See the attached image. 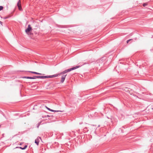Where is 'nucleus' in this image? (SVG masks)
<instances>
[{"instance_id": "nucleus-11", "label": "nucleus", "mask_w": 153, "mask_h": 153, "mask_svg": "<svg viewBox=\"0 0 153 153\" xmlns=\"http://www.w3.org/2000/svg\"><path fill=\"white\" fill-rule=\"evenodd\" d=\"M27 147V145H25L24 146V147H23V148H22V147H19V148L20 149H22L24 150V149H25Z\"/></svg>"}, {"instance_id": "nucleus-18", "label": "nucleus", "mask_w": 153, "mask_h": 153, "mask_svg": "<svg viewBox=\"0 0 153 153\" xmlns=\"http://www.w3.org/2000/svg\"><path fill=\"white\" fill-rule=\"evenodd\" d=\"M22 144V143H19V145H21Z\"/></svg>"}, {"instance_id": "nucleus-13", "label": "nucleus", "mask_w": 153, "mask_h": 153, "mask_svg": "<svg viewBox=\"0 0 153 153\" xmlns=\"http://www.w3.org/2000/svg\"><path fill=\"white\" fill-rule=\"evenodd\" d=\"M3 7L2 6H0V11L3 9Z\"/></svg>"}, {"instance_id": "nucleus-6", "label": "nucleus", "mask_w": 153, "mask_h": 153, "mask_svg": "<svg viewBox=\"0 0 153 153\" xmlns=\"http://www.w3.org/2000/svg\"><path fill=\"white\" fill-rule=\"evenodd\" d=\"M40 139H41V137H38L35 140V143L37 146H38L39 145V143Z\"/></svg>"}, {"instance_id": "nucleus-15", "label": "nucleus", "mask_w": 153, "mask_h": 153, "mask_svg": "<svg viewBox=\"0 0 153 153\" xmlns=\"http://www.w3.org/2000/svg\"><path fill=\"white\" fill-rule=\"evenodd\" d=\"M147 3H144V7H145L147 5Z\"/></svg>"}, {"instance_id": "nucleus-7", "label": "nucleus", "mask_w": 153, "mask_h": 153, "mask_svg": "<svg viewBox=\"0 0 153 153\" xmlns=\"http://www.w3.org/2000/svg\"><path fill=\"white\" fill-rule=\"evenodd\" d=\"M17 6L18 7L19 10H22V8L21 6V1L20 0H19L17 3Z\"/></svg>"}, {"instance_id": "nucleus-16", "label": "nucleus", "mask_w": 153, "mask_h": 153, "mask_svg": "<svg viewBox=\"0 0 153 153\" xmlns=\"http://www.w3.org/2000/svg\"><path fill=\"white\" fill-rule=\"evenodd\" d=\"M40 123H38V126H37L38 128V127H39V126L40 125Z\"/></svg>"}, {"instance_id": "nucleus-4", "label": "nucleus", "mask_w": 153, "mask_h": 153, "mask_svg": "<svg viewBox=\"0 0 153 153\" xmlns=\"http://www.w3.org/2000/svg\"><path fill=\"white\" fill-rule=\"evenodd\" d=\"M33 79H45V76H34L32 77Z\"/></svg>"}, {"instance_id": "nucleus-19", "label": "nucleus", "mask_w": 153, "mask_h": 153, "mask_svg": "<svg viewBox=\"0 0 153 153\" xmlns=\"http://www.w3.org/2000/svg\"><path fill=\"white\" fill-rule=\"evenodd\" d=\"M47 117H50V116H49L48 115H47Z\"/></svg>"}, {"instance_id": "nucleus-10", "label": "nucleus", "mask_w": 153, "mask_h": 153, "mask_svg": "<svg viewBox=\"0 0 153 153\" xmlns=\"http://www.w3.org/2000/svg\"><path fill=\"white\" fill-rule=\"evenodd\" d=\"M29 72H30V73H32V74H38V75H41V73H38V72H36L29 71Z\"/></svg>"}, {"instance_id": "nucleus-8", "label": "nucleus", "mask_w": 153, "mask_h": 153, "mask_svg": "<svg viewBox=\"0 0 153 153\" xmlns=\"http://www.w3.org/2000/svg\"><path fill=\"white\" fill-rule=\"evenodd\" d=\"M66 76V75H64L62 76L61 80V83H63L64 81L65 80Z\"/></svg>"}, {"instance_id": "nucleus-2", "label": "nucleus", "mask_w": 153, "mask_h": 153, "mask_svg": "<svg viewBox=\"0 0 153 153\" xmlns=\"http://www.w3.org/2000/svg\"><path fill=\"white\" fill-rule=\"evenodd\" d=\"M80 67L79 66H76L75 67L71 68H70L64 71L61 72L60 73V74H63L65 73H67V72H70L71 71H72L73 70L75 69L76 68H77Z\"/></svg>"}, {"instance_id": "nucleus-1", "label": "nucleus", "mask_w": 153, "mask_h": 153, "mask_svg": "<svg viewBox=\"0 0 153 153\" xmlns=\"http://www.w3.org/2000/svg\"><path fill=\"white\" fill-rule=\"evenodd\" d=\"M80 67L79 66H76L75 67L71 68H70L64 71L61 72L60 73V74H63L65 73H67V72H70L71 71H72L73 70L75 69L76 68H77Z\"/></svg>"}, {"instance_id": "nucleus-12", "label": "nucleus", "mask_w": 153, "mask_h": 153, "mask_svg": "<svg viewBox=\"0 0 153 153\" xmlns=\"http://www.w3.org/2000/svg\"><path fill=\"white\" fill-rule=\"evenodd\" d=\"M24 78L27 79H32V77L30 76H25Z\"/></svg>"}, {"instance_id": "nucleus-14", "label": "nucleus", "mask_w": 153, "mask_h": 153, "mask_svg": "<svg viewBox=\"0 0 153 153\" xmlns=\"http://www.w3.org/2000/svg\"><path fill=\"white\" fill-rule=\"evenodd\" d=\"M132 39H129V40H128L127 41V43H128L129 42L132 40Z\"/></svg>"}, {"instance_id": "nucleus-9", "label": "nucleus", "mask_w": 153, "mask_h": 153, "mask_svg": "<svg viewBox=\"0 0 153 153\" xmlns=\"http://www.w3.org/2000/svg\"><path fill=\"white\" fill-rule=\"evenodd\" d=\"M47 109L49 111H51L52 112H62V111H56V110H54L52 109H51L48 108L46 107Z\"/></svg>"}, {"instance_id": "nucleus-3", "label": "nucleus", "mask_w": 153, "mask_h": 153, "mask_svg": "<svg viewBox=\"0 0 153 153\" xmlns=\"http://www.w3.org/2000/svg\"><path fill=\"white\" fill-rule=\"evenodd\" d=\"M32 29L30 25H28V27L25 30V32L28 35L30 34V32L31 30Z\"/></svg>"}, {"instance_id": "nucleus-5", "label": "nucleus", "mask_w": 153, "mask_h": 153, "mask_svg": "<svg viewBox=\"0 0 153 153\" xmlns=\"http://www.w3.org/2000/svg\"><path fill=\"white\" fill-rule=\"evenodd\" d=\"M58 76V75L57 74H54L52 75H49V76H45V78H51L53 77H56Z\"/></svg>"}, {"instance_id": "nucleus-17", "label": "nucleus", "mask_w": 153, "mask_h": 153, "mask_svg": "<svg viewBox=\"0 0 153 153\" xmlns=\"http://www.w3.org/2000/svg\"><path fill=\"white\" fill-rule=\"evenodd\" d=\"M2 22H1V21H0V23L2 25Z\"/></svg>"}]
</instances>
